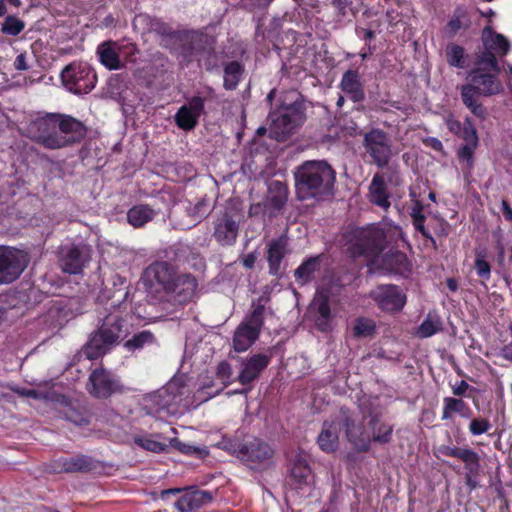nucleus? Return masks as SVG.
Returning <instances> with one entry per match:
<instances>
[{
	"label": "nucleus",
	"mask_w": 512,
	"mask_h": 512,
	"mask_svg": "<svg viewBox=\"0 0 512 512\" xmlns=\"http://www.w3.org/2000/svg\"><path fill=\"white\" fill-rule=\"evenodd\" d=\"M294 176L299 200L320 201L332 195L336 174L326 161H306L297 167Z\"/></svg>",
	"instance_id": "nucleus-1"
},
{
	"label": "nucleus",
	"mask_w": 512,
	"mask_h": 512,
	"mask_svg": "<svg viewBox=\"0 0 512 512\" xmlns=\"http://www.w3.org/2000/svg\"><path fill=\"white\" fill-rule=\"evenodd\" d=\"M189 387L178 378L172 379L161 389L148 394L144 398V407L148 414L166 412L174 415L181 407L187 408L190 401Z\"/></svg>",
	"instance_id": "nucleus-2"
},
{
	"label": "nucleus",
	"mask_w": 512,
	"mask_h": 512,
	"mask_svg": "<svg viewBox=\"0 0 512 512\" xmlns=\"http://www.w3.org/2000/svg\"><path fill=\"white\" fill-rule=\"evenodd\" d=\"M123 323L119 307H113V310L102 319L98 330L91 335L82 350L83 355L89 360H94L106 354L123 336Z\"/></svg>",
	"instance_id": "nucleus-3"
},
{
	"label": "nucleus",
	"mask_w": 512,
	"mask_h": 512,
	"mask_svg": "<svg viewBox=\"0 0 512 512\" xmlns=\"http://www.w3.org/2000/svg\"><path fill=\"white\" fill-rule=\"evenodd\" d=\"M497 74L488 73V71H481V69H473L469 73L470 83L461 87V98L465 106L478 118L483 119L486 115V110L481 103L478 102V97L491 96L499 94L503 90L502 83L497 79Z\"/></svg>",
	"instance_id": "nucleus-4"
},
{
	"label": "nucleus",
	"mask_w": 512,
	"mask_h": 512,
	"mask_svg": "<svg viewBox=\"0 0 512 512\" xmlns=\"http://www.w3.org/2000/svg\"><path fill=\"white\" fill-rule=\"evenodd\" d=\"M270 118V133L272 137L279 141L286 139L306 119L303 101L297 98L290 104L281 105L270 114Z\"/></svg>",
	"instance_id": "nucleus-5"
},
{
	"label": "nucleus",
	"mask_w": 512,
	"mask_h": 512,
	"mask_svg": "<svg viewBox=\"0 0 512 512\" xmlns=\"http://www.w3.org/2000/svg\"><path fill=\"white\" fill-rule=\"evenodd\" d=\"M482 41L485 50L479 55L475 69L499 73L500 68L494 53L506 55L510 50L508 39L502 34L495 33L490 27H485L482 31Z\"/></svg>",
	"instance_id": "nucleus-6"
},
{
	"label": "nucleus",
	"mask_w": 512,
	"mask_h": 512,
	"mask_svg": "<svg viewBox=\"0 0 512 512\" xmlns=\"http://www.w3.org/2000/svg\"><path fill=\"white\" fill-rule=\"evenodd\" d=\"M223 448L251 467L266 463L273 455L271 447L258 438L244 443L237 440L224 441Z\"/></svg>",
	"instance_id": "nucleus-7"
},
{
	"label": "nucleus",
	"mask_w": 512,
	"mask_h": 512,
	"mask_svg": "<svg viewBox=\"0 0 512 512\" xmlns=\"http://www.w3.org/2000/svg\"><path fill=\"white\" fill-rule=\"evenodd\" d=\"M363 147L370 163L378 168L386 167L394 156L391 138L379 128H373L364 134Z\"/></svg>",
	"instance_id": "nucleus-8"
},
{
	"label": "nucleus",
	"mask_w": 512,
	"mask_h": 512,
	"mask_svg": "<svg viewBox=\"0 0 512 512\" xmlns=\"http://www.w3.org/2000/svg\"><path fill=\"white\" fill-rule=\"evenodd\" d=\"M61 80L67 90L82 95L95 87L97 76L87 63L74 62L62 70Z\"/></svg>",
	"instance_id": "nucleus-9"
},
{
	"label": "nucleus",
	"mask_w": 512,
	"mask_h": 512,
	"mask_svg": "<svg viewBox=\"0 0 512 512\" xmlns=\"http://www.w3.org/2000/svg\"><path fill=\"white\" fill-rule=\"evenodd\" d=\"M264 306L258 304L236 328L233 335V348L236 352H245L258 339L263 326Z\"/></svg>",
	"instance_id": "nucleus-10"
},
{
	"label": "nucleus",
	"mask_w": 512,
	"mask_h": 512,
	"mask_svg": "<svg viewBox=\"0 0 512 512\" xmlns=\"http://www.w3.org/2000/svg\"><path fill=\"white\" fill-rule=\"evenodd\" d=\"M34 140L48 149H60L67 146V140L57 132V114H47L35 119L29 126Z\"/></svg>",
	"instance_id": "nucleus-11"
},
{
	"label": "nucleus",
	"mask_w": 512,
	"mask_h": 512,
	"mask_svg": "<svg viewBox=\"0 0 512 512\" xmlns=\"http://www.w3.org/2000/svg\"><path fill=\"white\" fill-rule=\"evenodd\" d=\"M355 242L351 246L353 255L376 257L382 250L385 240L383 229L377 226L357 229L352 233Z\"/></svg>",
	"instance_id": "nucleus-12"
},
{
	"label": "nucleus",
	"mask_w": 512,
	"mask_h": 512,
	"mask_svg": "<svg viewBox=\"0 0 512 512\" xmlns=\"http://www.w3.org/2000/svg\"><path fill=\"white\" fill-rule=\"evenodd\" d=\"M28 263V254L24 251L0 245V284L17 279Z\"/></svg>",
	"instance_id": "nucleus-13"
},
{
	"label": "nucleus",
	"mask_w": 512,
	"mask_h": 512,
	"mask_svg": "<svg viewBox=\"0 0 512 512\" xmlns=\"http://www.w3.org/2000/svg\"><path fill=\"white\" fill-rule=\"evenodd\" d=\"M338 416L348 442L359 452L369 451L371 435L364 423L366 417L359 420L345 410H341Z\"/></svg>",
	"instance_id": "nucleus-14"
},
{
	"label": "nucleus",
	"mask_w": 512,
	"mask_h": 512,
	"mask_svg": "<svg viewBox=\"0 0 512 512\" xmlns=\"http://www.w3.org/2000/svg\"><path fill=\"white\" fill-rule=\"evenodd\" d=\"M368 295L384 312H398L406 303V295L393 284L378 285Z\"/></svg>",
	"instance_id": "nucleus-15"
},
{
	"label": "nucleus",
	"mask_w": 512,
	"mask_h": 512,
	"mask_svg": "<svg viewBox=\"0 0 512 512\" xmlns=\"http://www.w3.org/2000/svg\"><path fill=\"white\" fill-rule=\"evenodd\" d=\"M89 260L90 248L86 244H69L60 250V267L66 273H80Z\"/></svg>",
	"instance_id": "nucleus-16"
},
{
	"label": "nucleus",
	"mask_w": 512,
	"mask_h": 512,
	"mask_svg": "<svg viewBox=\"0 0 512 512\" xmlns=\"http://www.w3.org/2000/svg\"><path fill=\"white\" fill-rule=\"evenodd\" d=\"M271 358V353H257L243 358L237 380L242 385L252 383L268 367Z\"/></svg>",
	"instance_id": "nucleus-17"
},
{
	"label": "nucleus",
	"mask_w": 512,
	"mask_h": 512,
	"mask_svg": "<svg viewBox=\"0 0 512 512\" xmlns=\"http://www.w3.org/2000/svg\"><path fill=\"white\" fill-rule=\"evenodd\" d=\"M120 388L118 380L104 369H96L89 376V392L97 398H107Z\"/></svg>",
	"instance_id": "nucleus-18"
},
{
	"label": "nucleus",
	"mask_w": 512,
	"mask_h": 512,
	"mask_svg": "<svg viewBox=\"0 0 512 512\" xmlns=\"http://www.w3.org/2000/svg\"><path fill=\"white\" fill-rule=\"evenodd\" d=\"M204 98L193 96L182 105L175 115L177 126L183 130H192L198 123V119L204 111Z\"/></svg>",
	"instance_id": "nucleus-19"
},
{
	"label": "nucleus",
	"mask_w": 512,
	"mask_h": 512,
	"mask_svg": "<svg viewBox=\"0 0 512 512\" xmlns=\"http://www.w3.org/2000/svg\"><path fill=\"white\" fill-rule=\"evenodd\" d=\"M309 310L320 331L327 332L331 330L333 315L330 309L328 292L318 290L310 304Z\"/></svg>",
	"instance_id": "nucleus-20"
},
{
	"label": "nucleus",
	"mask_w": 512,
	"mask_h": 512,
	"mask_svg": "<svg viewBox=\"0 0 512 512\" xmlns=\"http://www.w3.org/2000/svg\"><path fill=\"white\" fill-rule=\"evenodd\" d=\"M239 224L228 213L224 212L214 221L213 236L222 246H232L237 239Z\"/></svg>",
	"instance_id": "nucleus-21"
},
{
	"label": "nucleus",
	"mask_w": 512,
	"mask_h": 512,
	"mask_svg": "<svg viewBox=\"0 0 512 512\" xmlns=\"http://www.w3.org/2000/svg\"><path fill=\"white\" fill-rule=\"evenodd\" d=\"M57 132L59 136L67 140V146L81 141L86 135V127L79 120L57 114Z\"/></svg>",
	"instance_id": "nucleus-22"
},
{
	"label": "nucleus",
	"mask_w": 512,
	"mask_h": 512,
	"mask_svg": "<svg viewBox=\"0 0 512 512\" xmlns=\"http://www.w3.org/2000/svg\"><path fill=\"white\" fill-rule=\"evenodd\" d=\"M340 431L341 425L338 415L332 420L325 421L317 437L319 448L326 453L336 451L339 446Z\"/></svg>",
	"instance_id": "nucleus-23"
},
{
	"label": "nucleus",
	"mask_w": 512,
	"mask_h": 512,
	"mask_svg": "<svg viewBox=\"0 0 512 512\" xmlns=\"http://www.w3.org/2000/svg\"><path fill=\"white\" fill-rule=\"evenodd\" d=\"M122 51L123 47L114 41L103 42L97 47L99 61L109 70H118L122 68Z\"/></svg>",
	"instance_id": "nucleus-24"
},
{
	"label": "nucleus",
	"mask_w": 512,
	"mask_h": 512,
	"mask_svg": "<svg viewBox=\"0 0 512 512\" xmlns=\"http://www.w3.org/2000/svg\"><path fill=\"white\" fill-rule=\"evenodd\" d=\"M146 276L154 279L168 293L175 289L173 285L178 275L169 263L157 262L147 268Z\"/></svg>",
	"instance_id": "nucleus-25"
},
{
	"label": "nucleus",
	"mask_w": 512,
	"mask_h": 512,
	"mask_svg": "<svg viewBox=\"0 0 512 512\" xmlns=\"http://www.w3.org/2000/svg\"><path fill=\"white\" fill-rule=\"evenodd\" d=\"M212 501V495L208 491L193 490L183 494L176 502L175 507L179 512H195Z\"/></svg>",
	"instance_id": "nucleus-26"
},
{
	"label": "nucleus",
	"mask_w": 512,
	"mask_h": 512,
	"mask_svg": "<svg viewBox=\"0 0 512 512\" xmlns=\"http://www.w3.org/2000/svg\"><path fill=\"white\" fill-rule=\"evenodd\" d=\"M288 239L280 236L270 241L267 245V261L269 265V273L277 276L280 273L281 262L287 253Z\"/></svg>",
	"instance_id": "nucleus-27"
},
{
	"label": "nucleus",
	"mask_w": 512,
	"mask_h": 512,
	"mask_svg": "<svg viewBox=\"0 0 512 512\" xmlns=\"http://www.w3.org/2000/svg\"><path fill=\"white\" fill-rule=\"evenodd\" d=\"M367 425L371 435V442L386 444L390 442L393 433V426L384 421L380 413H370Z\"/></svg>",
	"instance_id": "nucleus-28"
},
{
	"label": "nucleus",
	"mask_w": 512,
	"mask_h": 512,
	"mask_svg": "<svg viewBox=\"0 0 512 512\" xmlns=\"http://www.w3.org/2000/svg\"><path fill=\"white\" fill-rule=\"evenodd\" d=\"M292 485L303 493L310 492L312 484L311 469L306 460L298 458L291 469Z\"/></svg>",
	"instance_id": "nucleus-29"
},
{
	"label": "nucleus",
	"mask_w": 512,
	"mask_h": 512,
	"mask_svg": "<svg viewBox=\"0 0 512 512\" xmlns=\"http://www.w3.org/2000/svg\"><path fill=\"white\" fill-rule=\"evenodd\" d=\"M340 87L353 102H361L365 99V92L357 71H346L341 78Z\"/></svg>",
	"instance_id": "nucleus-30"
},
{
	"label": "nucleus",
	"mask_w": 512,
	"mask_h": 512,
	"mask_svg": "<svg viewBox=\"0 0 512 512\" xmlns=\"http://www.w3.org/2000/svg\"><path fill=\"white\" fill-rule=\"evenodd\" d=\"M173 286L175 289L169 290L168 293L174 294L179 302H186L194 296L197 282L191 275L181 274L177 276Z\"/></svg>",
	"instance_id": "nucleus-31"
},
{
	"label": "nucleus",
	"mask_w": 512,
	"mask_h": 512,
	"mask_svg": "<svg viewBox=\"0 0 512 512\" xmlns=\"http://www.w3.org/2000/svg\"><path fill=\"white\" fill-rule=\"evenodd\" d=\"M369 199L372 203L383 209L390 207L386 183L379 174L374 175L369 186Z\"/></svg>",
	"instance_id": "nucleus-32"
},
{
	"label": "nucleus",
	"mask_w": 512,
	"mask_h": 512,
	"mask_svg": "<svg viewBox=\"0 0 512 512\" xmlns=\"http://www.w3.org/2000/svg\"><path fill=\"white\" fill-rule=\"evenodd\" d=\"M156 216V212L149 205L140 204L131 207L127 212V220L134 228L144 226Z\"/></svg>",
	"instance_id": "nucleus-33"
},
{
	"label": "nucleus",
	"mask_w": 512,
	"mask_h": 512,
	"mask_svg": "<svg viewBox=\"0 0 512 512\" xmlns=\"http://www.w3.org/2000/svg\"><path fill=\"white\" fill-rule=\"evenodd\" d=\"M320 256L310 257L304 261L294 273L295 280L300 285H305L314 279L320 269Z\"/></svg>",
	"instance_id": "nucleus-34"
},
{
	"label": "nucleus",
	"mask_w": 512,
	"mask_h": 512,
	"mask_svg": "<svg viewBox=\"0 0 512 512\" xmlns=\"http://www.w3.org/2000/svg\"><path fill=\"white\" fill-rule=\"evenodd\" d=\"M382 268L389 272L403 273L408 270L409 263L406 255L400 251H392L382 257Z\"/></svg>",
	"instance_id": "nucleus-35"
},
{
	"label": "nucleus",
	"mask_w": 512,
	"mask_h": 512,
	"mask_svg": "<svg viewBox=\"0 0 512 512\" xmlns=\"http://www.w3.org/2000/svg\"><path fill=\"white\" fill-rule=\"evenodd\" d=\"M90 460L86 456H76L69 458H60L56 461L55 470L58 472H78L89 470Z\"/></svg>",
	"instance_id": "nucleus-36"
},
{
	"label": "nucleus",
	"mask_w": 512,
	"mask_h": 512,
	"mask_svg": "<svg viewBox=\"0 0 512 512\" xmlns=\"http://www.w3.org/2000/svg\"><path fill=\"white\" fill-rule=\"evenodd\" d=\"M452 413H458L462 417L469 418L471 410L462 399L445 397L443 399L442 420L450 419Z\"/></svg>",
	"instance_id": "nucleus-37"
},
{
	"label": "nucleus",
	"mask_w": 512,
	"mask_h": 512,
	"mask_svg": "<svg viewBox=\"0 0 512 512\" xmlns=\"http://www.w3.org/2000/svg\"><path fill=\"white\" fill-rule=\"evenodd\" d=\"M442 330V322L436 313L429 312L424 321L419 325L416 335L419 338H428Z\"/></svg>",
	"instance_id": "nucleus-38"
},
{
	"label": "nucleus",
	"mask_w": 512,
	"mask_h": 512,
	"mask_svg": "<svg viewBox=\"0 0 512 512\" xmlns=\"http://www.w3.org/2000/svg\"><path fill=\"white\" fill-rule=\"evenodd\" d=\"M470 25L467 12L463 8H457L446 25L445 31L449 37H454L460 30H466Z\"/></svg>",
	"instance_id": "nucleus-39"
},
{
	"label": "nucleus",
	"mask_w": 512,
	"mask_h": 512,
	"mask_svg": "<svg viewBox=\"0 0 512 512\" xmlns=\"http://www.w3.org/2000/svg\"><path fill=\"white\" fill-rule=\"evenodd\" d=\"M243 68L237 61L229 62L224 67V88L227 90H233L237 87Z\"/></svg>",
	"instance_id": "nucleus-40"
},
{
	"label": "nucleus",
	"mask_w": 512,
	"mask_h": 512,
	"mask_svg": "<svg viewBox=\"0 0 512 512\" xmlns=\"http://www.w3.org/2000/svg\"><path fill=\"white\" fill-rule=\"evenodd\" d=\"M376 332V323L374 320L365 317H359L354 321L352 333L357 338L372 337Z\"/></svg>",
	"instance_id": "nucleus-41"
},
{
	"label": "nucleus",
	"mask_w": 512,
	"mask_h": 512,
	"mask_svg": "<svg viewBox=\"0 0 512 512\" xmlns=\"http://www.w3.org/2000/svg\"><path fill=\"white\" fill-rule=\"evenodd\" d=\"M445 56L448 64L455 68H463L465 66L466 54L462 46L450 43L446 46Z\"/></svg>",
	"instance_id": "nucleus-42"
},
{
	"label": "nucleus",
	"mask_w": 512,
	"mask_h": 512,
	"mask_svg": "<svg viewBox=\"0 0 512 512\" xmlns=\"http://www.w3.org/2000/svg\"><path fill=\"white\" fill-rule=\"evenodd\" d=\"M61 405L63 408L60 410V412L68 421L74 423L77 426H84L88 424L89 421L87 416L74 408L66 398H62Z\"/></svg>",
	"instance_id": "nucleus-43"
},
{
	"label": "nucleus",
	"mask_w": 512,
	"mask_h": 512,
	"mask_svg": "<svg viewBox=\"0 0 512 512\" xmlns=\"http://www.w3.org/2000/svg\"><path fill=\"white\" fill-rule=\"evenodd\" d=\"M422 210L423 208L420 203H416L412 208L411 217L413 220V225L417 231H419L425 238L429 239L434 246H436L435 239L424 226L425 216L423 215Z\"/></svg>",
	"instance_id": "nucleus-44"
},
{
	"label": "nucleus",
	"mask_w": 512,
	"mask_h": 512,
	"mask_svg": "<svg viewBox=\"0 0 512 512\" xmlns=\"http://www.w3.org/2000/svg\"><path fill=\"white\" fill-rule=\"evenodd\" d=\"M465 463V468L470 474H478L480 470V457L472 449L464 448L459 458Z\"/></svg>",
	"instance_id": "nucleus-45"
},
{
	"label": "nucleus",
	"mask_w": 512,
	"mask_h": 512,
	"mask_svg": "<svg viewBox=\"0 0 512 512\" xmlns=\"http://www.w3.org/2000/svg\"><path fill=\"white\" fill-rule=\"evenodd\" d=\"M154 342V335L149 331H141L135 334L131 339H129L125 346L129 350L140 349L145 345L152 344Z\"/></svg>",
	"instance_id": "nucleus-46"
},
{
	"label": "nucleus",
	"mask_w": 512,
	"mask_h": 512,
	"mask_svg": "<svg viewBox=\"0 0 512 512\" xmlns=\"http://www.w3.org/2000/svg\"><path fill=\"white\" fill-rule=\"evenodd\" d=\"M25 24L22 20L14 16H8L2 24L1 31L4 34L16 36L22 32Z\"/></svg>",
	"instance_id": "nucleus-47"
},
{
	"label": "nucleus",
	"mask_w": 512,
	"mask_h": 512,
	"mask_svg": "<svg viewBox=\"0 0 512 512\" xmlns=\"http://www.w3.org/2000/svg\"><path fill=\"white\" fill-rule=\"evenodd\" d=\"M491 428V424L487 419L475 418L471 420L469 424V431L473 436H479L488 432Z\"/></svg>",
	"instance_id": "nucleus-48"
},
{
	"label": "nucleus",
	"mask_w": 512,
	"mask_h": 512,
	"mask_svg": "<svg viewBox=\"0 0 512 512\" xmlns=\"http://www.w3.org/2000/svg\"><path fill=\"white\" fill-rule=\"evenodd\" d=\"M136 443L143 449L156 453L165 451L167 447L165 444L148 437L138 438Z\"/></svg>",
	"instance_id": "nucleus-49"
},
{
	"label": "nucleus",
	"mask_w": 512,
	"mask_h": 512,
	"mask_svg": "<svg viewBox=\"0 0 512 512\" xmlns=\"http://www.w3.org/2000/svg\"><path fill=\"white\" fill-rule=\"evenodd\" d=\"M465 143L468 144H478L477 132L470 119L467 118L465 120L464 126L462 128L461 133L459 134Z\"/></svg>",
	"instance_id": "nucleus-50"
},
{
	"label": "nucleus",
	"mask_w": 512,
	"mask_h": 512,
	"mask_svg": "<svg viewBox=\"0 0 512 512\" xmlns=\"http://www.w3.org/2000/svg\"><path fill=\"white\" fill-rule=\"evenodd\" d=\"M217 378L220 380L222 386H227L230 383L232 376V367L228 362H221L217 366Z\"/></svg>",
	"instance_id": "nucleus-51"
},
{
	"label": "nucleus",
	"mask_w": 512,
	"mask_h": 512,
	"mask_svg": "<svg viewBox=\"0 0 512 512\" xmlns=\"http://www.w3.org/2000/svg\"><path fill=\"white\" fill-rule=\"evenodd\" d=\"M477 145L478 144L465 143L459 149V152H458L459 158L466 161L469 166H472L473 155H474V151H475Z\"/></svg>",
	"instance_id": "nucleus-52"
},
{
	"label": "nucleus",
	"mask_w": 512,
	"mask_h": 512,
	"mask_svg": "<svg viewBox=\"0 0 512 512\" xmlns=\"http://www.w3.org/2000/svg\"><path fill=\"white\" fill-rule=\"evenodd\" d=\"M475 270L479 277L485 280L490 278V265L483 257H476Z\"/></svg>",
	"instance_id": "nucleus-53"
},
{
	"label": "nucleus",
	"mask_w": 512,
	"mask_h": 512,
	"mask_svg": "<svg viewBox=\"0 0 512 512\" xmlns=\"http://www.w3.org/2000/svg\"><path fill=\"white\" fill-rule=\"evenodd\" d=\"M287 201V193L285 189H281L275 195H272L268 198L269 205L276 209L280 210L283 208Z\"/></svg>",
	"instance_id": "nucleus-54"
},
{
	"label": "nucleus",
	"mask_w": 512,
	"mask_h": 512,
	"mask_svg": "<svg viewBox=\"0 0 512 512\" xmlns=\"http://www.w3.org/2000/svg\"><path fill=\"white\" fill-rule=\"evenodd\" d=\"M445 122H446V125H447V128L449 129L450 132L456 134V135H459L462 131V125L461 123L455 119L452 115H449L446 117L445 119Z\"/></svg>",
	"instance_id": "nucleus-55"
},
{
	"label": "nucleus",
	"mask_w": 512,
	"mask_h": 512,
	"mask_svg": "<svg viewBox=\"0 0 512 512\" xmlns=\"http://www.w3.org/2000/svg\"><path fill=\"white\" fill-rule=\"evenodd\" d=\"M463 450H464V448L462 449V448L451 447V446H446V445H443L439 448V452L442 455L450 456V457H454V458H458V459L460 458Z\"/></svg>",
	"instance_id": "nucleus-56"
},
{
	"label": "nucleus",
	"mask_w": 512,
	"mask_h": 512,
	"mask_svg": "<svg viewBox=\"0 0 512 512\" xmlns=\"http://www.w3.org/2000/svg\"><path fill=\"white\" fill-rule=\"evenodd\" d=\"M14 67L16 70H19V71H25V70L29 69V65L27 63V55L25 52L20 53L16 57V59L14 61Z\"/></svg>",
	"instance_id": "nucleus-57"
},
{
	"label": "nucleus",
	"mask_w": 512,
	"mask_h": 512,
	"mask_svg": "<svg viewBox=\"0 0 512 512\" xmlns=\"http://www.w3.org/2000/svg\"><path fill=\"white\" fill-rule=\"evenodd\" d=\"M171 444L177 448L179 451H181L182 453H185V454H191L193 452L196 451V448L189 445V444H185V443H182L176 439H173L171 441Z\"/></svg>",
	"instance_id": "nucleus-58"
},
{
	"label": "nucleus",
	"mask_w": 512,
	"mask_h": 512,
	"mask_svg": "<svg viewBox=\"0 0 512 512\" xmlns=\"http://www.w3.org/2000/svg\"><path fill=\"white\" fill-rule=\"evenodd\" d=\"M424 144L428 147H430L431 149L435 150V151H442L443 149V144L442 142L435 138V137H428L424 140Z\"/></svg>",
	"instance_id": "nucleus-59"
},
{
	"label": "nucleus",
	"mask_w": 512,
	"mask_h": 512,
	"mask_svg": "<svg viewBox=\"0 0 512 512\" xmlns=\"http://www.w3.org/2000/svg\"><path fill=\"white\" fill-rule=\"evenodd\" d=\"M469 385L466 381L461 380L457 385L453 386L452 391L456 396H462L466 393Z\"/></svg>",
	"instance_id": "nucleus-60"
},
{
	"label": "nucleus",
	"mask_w": 512,
	"mask_h": 512,
	"mask_svg": "<svg viewBox=\"0 0 512 512\" xmlns=\"http://www.w3.org/2000/svg\"><path fill=\"white\" fill-rule=\"evenodd\" d=\"M500 356L508 361L512 362V343H509L501 348Z\"/></svg>",
	"instance_id": "nucleus-61"
},
{
	"label": "nucleus",
	"mask_w": 512,
	"mask_h": 512,
	"mask_svg": "<svg viewBox=\"0 0 512 512\" xmlns=\"http://www.w3.org/2000/svg\"><path fill=\"white\" fill-rule=\"evenodd\" d=\"M256 262V256L254 253H249L243 258V265L247 269H251L254 267V264Z\"/></svg>",
	"instance_id": "nucleus-62"
},
{
	"label": "nucleus",
	"mask_w": 512,
	"mask_h": 512,
	"mask_svg": "<svg viewBox=\"0 0 512 512\" xmlns=\"http://www.w3.org/2000/svg\"><path fill=\"white\" fill-rule=\"evenodd\" d=\"M502 211H503L504 218L508 221H511L512 220V209L505 200L502 201Z\"/></svg>",
	"instance_id": "nucleus-63"
},
{
	"label": "nucleus",
	"mask_w": 512,
	"mask_h": 512,
	"mask_svg": "<svg viewBox=\"0 0 512 512\" xmlns=\"http://www.w3.org/2000/svg\"><path fill=\"white\" fill-rule=\"evenodd\" d=\"M476 474H470V472H467L466 474V484L470 487V489H475L477 487V482L473 479V476Z\"/></svg>",
	"instance_id": "nucleus-64"
}]
</instances>
